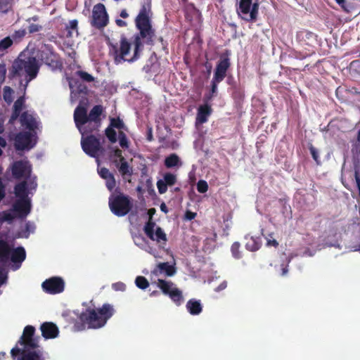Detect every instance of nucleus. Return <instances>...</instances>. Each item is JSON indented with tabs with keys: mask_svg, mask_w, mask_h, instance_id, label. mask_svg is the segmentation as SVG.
<instances>
[{
	"mask_svg": "<svg viewBox=\"0 0 360 360\" xmlns=\"http://www.w3.org/2000/svg\"><path fill=\"white\" fill-rule=\"evenodd\" d=\"M150 5L143 4L135 19V24L139 33L134 36L133 45L134 54L128 58L130 53L131 43L124 34H122L119 43H108L109 46V53L112 56L114 63L116 65L122 64L124 62L131 63L136 60L140 56V52L143 49V43L148 45L153 44L155 30L153 29L150 20L148 15Z\"/></svg>",
	"mask_w": 360,
	"mask_h": 360,
	"instance_id": "nucleus-1",
	"label": "nucleus"
},
{
	"mask_svg": "<svg viewBox=\"0 0 360 360\" xmlns=\"http://www.w3.org/2000/svg\"><path fill=\"white\" fill-rule=\"evenodd\" d=\"M87 98L82 99L74 111V122L81 134H92L99 131L101 126V115L103 108L101 105H94L87 113Z\"/></svg>",
	"mask_w": 360,
	"mask_h": 360,
	"instance_id": "nucleus-2",
	"label": "nucleus"
},
{
	"mask_svg": "<svg viewBox=\"0 0 360 360\" xmlns=\"http://www.w3.org/2000/svg\"><path fill=\"white\" fill-rule=\"evenodd\" d=\"M40 65L36 57L21 53L9 68L8 78L23 77L24 80L20 81V86L23 87L24 94H26L29 83L37 77Z\"/></svg>",
	"mask_w": 360,
	"mask_h": 360,
	"instance_id": "nucleus-3",
	"label": "nucleus"
},
{
	"mask_svg": "<svg viewBox=\"0 0 360 360\" xmlns=\"http://www.w3.org/2000/svg\"><path fill=\"white\" fill-rule=\"evenodd\" d=\"M115 314L112 304L105 303L101 307L97 309L87 308L80 314L79 321L74 324L75 331H81L88 328L98 329L105 325Z\"/></svg>",
	"mask_w": 360,
	"mask_h": 360,
	"instance_id": "nucleus-4",
	"label": "nucleus"
},
{
	"mask_svg": "<svg viewBox=\"0 0 360 360\" xmlns=\"http://www.w3.org/2000/svg\"><path fill=\"white\" fill-rule=\"evenodd\" d=\"M108 204L110 211L117 217L127 215L132 208L130 198L120 192L118 194H112Z\"/></svg>",
	"mask_w": 360,
	"mask_h": 360,
	"instance_id": "nucleus-5",
	"label": "nucleus"
},
{
	"mask_svg": "<svg viewBox=\"0 0 360 360\" xmlns=\"http://www.w3.org/2000/svg\"><path fill=\"white\" fill-rule=\"evenodd\" d=\"M81 134V146L83 151L91 158H98L104 152V148L101 144L100 139L92 134Z\"/></svg>",
	"mask_w": 360,
	"mask_h": 360,
	"instance_id": "nucleus-6",
	"label": "nucleus"
},
{
	"mask_svg": "<svg viewBox=\"0 0 360 360\" xmlns=\"http://www.w3.org/2000/svg\"><path fill=\"white\" fill-rule=\"evenodd\" d=\"M155 212V208H150L148 210V214H149V219L143 227V231L146 235L151 240L156 241L157 243H161L162 241L163 244L165 245L167 241V238L162 229L158 226L156 227L155 232H154V228L156 226V224L153 221L152 217Z\"/></svg>",
	"mask_w": 360,
	"mask_h": 360,
	"instance_id": "nucleus-7",
	"label": "nucleus"
},
{
	"mask_svg": "<svg viewBox=\"0 0 360 360\" xmlns=\"http://www.w3.org/2000/svg\"><path fill=\"white\" fill-rule=\"evenodd\" d=\"M157 285L162 292L169 296L176 306H180L183 303L184 296L182 291L179 289L173 282L164 279H158Z\"/></svg>",
	"mask_w": 360,
	"mask_h": 360,
	"instance_id": "nucleus-8",
	"label": "nucleus"
},
{
	"mask_svg": "<svg viewBox=\"0 0 360 360\" xmlns=\"http://www.w3.org/2000/svg\"><path fill=\"white\" fill-rule=\"evenodd\" d=\"M258 10V3L252 4V0H240L237 13L247 22H255L257 18Z\"/></svg>",
	"mask_w": 360,
	"mask_h": 360,
	"instance_id": "nucleus-9",
	"label": "nucleus"
},
{
	"mask_svg": "<svg viewBox=\"0 0 360 360\" xmlns=\"http://www.w3.org/2000/svg\"><path fill=\"white\" fill-rule=\"evenodd\" d=\"M108 14L105 6L101 3L94 5L92 11V19L91 20V26L101 30L108 25Z\"/></svg>",
	"mask_w": 360,
	"mask_h": 360,
	"instance_id": "nucleus-10",
	"label": "nucleus"
},
{
	"mask_svg": "<svg viewBox=\"0 0 360 360\" xmlns=\"http://www.w3.org/2000/svg\"><path fill=\"white\" fill-rule=\"evenodd\" d=\"M11 356L15 359L18 355V360H45L42 351L38 349H21L18 346L11 350Z\"/></svg>",
	"mask_w": 360,
	"mask_h": 360,
	"instance_id": "nucleus-11",
	"label": "nucleus"
},
{
	"mask_svg": "<svg viewBox=\"0 0 360 360\" xmlns=\"http://www.w3.org/2000/svg\"><path fill=\"white\" fill-rule=\"evenodd\" d=\"M35 328L27 326L23 330L22 335L18 342V345L22 346V349H38L39 347L38 338H34Z\"/></svg>",
	"mask_w": 360,
	"mask_h": 360,
	"instance_id": "nucleus-12",
	"label": "nucleus"
},
{
	"mask_svg": "<svg viewBox=\"0 0 360 360\" xmlns=\"http://www.w3.org/2000/svg\"><path fill=\"white\" fill-rule=\"evenodd\" d=\"M230 53L228 50L223 53L217 63L213 78L217 81H223L226 77L227 71L231 67V62L229 58Z\"/></svg>",
	"mask_w": 360,
	"mask_h": 360,
	"instance_id": "nucleus-13",
	"label": "nucleus"
},
{
	"mask_svg": "<svg viewBox=\"0 0 360 360\" xmlns=\"http://www.w3.org/2000/svg\"><path fill=\"white\" fill-rule=\"evenodd\" d=\"M12 176L15 179L30 178L32 173V165L28 161L17 160L11 167Z\"/></svg>",
	"mask_w": 360,
	"mask_h": 360,
	"instance_id": "nucleus-14",
	"label": "nucleus"
},
{
	"mask_svg": "<svg viewBox=\"0 0 360 360\" xmlns=\"http://www.w3.org/2000/svg\"><path fill=\"white\" fill-rule=\"evenodd\" d=\"M41 287L46 293L55 295L64 290L65 283L60 277H51L45 280Z\"/></svg>",
	"mask_w": 360,
	"mask_h": 360,
	"instance_id": "nucleus-15",
	"label": "nucleus"
},
{
	"mask_svg": "<svg viewBox=\"0 0 360 360\" xmlns=\"http://www.w3.org/2000/svg\"><path fill=\"white\" fill-rule=\"evenodd\" d=\"M32 134L29 131H21L15 137L14 147L17 150H29L34 143H32Z\"/></svg>",
	"mask_w": 360,
	"mask_h": 360,
	"instance_id": "nucleus-16",
	"label": "nucleus"
},
{
	"mask_svg": "<svg viewBox=\"0 0 360 360\" xmlns=\"http://www.w3.org/2000/svg\"><path fill=\"white\" fill-rule=\"evenodd\" d=\"M13 211L20 219L25 218L31 211V202L29 199H18L13 205Z\"/></svg>",
	"mask_w": 360,
	"mask_h": 360,
	"instance_id": "nucleus-17",
	"label": "nucleus"
},
{
	"mask_svg": "<svg viewBox=\"0 0 360 360\" xmlns=\"http://www.w3.org/2000/svg\"><path fill=\"white\" fill-rule=\"evenodd\" d=\"M70 87L71 89V98L77 100L80 96L85 99L88 94V88L86 84L82 83L77 79H72L70 82Z\"/></svg>",
	"mask_w": 360,
	"mask_h": 360,
	"instance_id": "nucleus-18",
	"label": "nucleus"
},
{
	"mask_svg": "<svg viewBox=\"0 0 360 360\" xmlns=\"http://www.w3.org/2000/svg\"><path fill=\"white\" fill-rule=\"evenodd\" d=\"M41 57V60L52 69H58L62 66L59 56L51 51H43Z\"/></svg>",
	"mask_w": 360,
	"mask_h": 360,
	"instance_id": "nucleus-19",
	"label": "nucleus"
},
{
	"mask_svg": "<svg viewBox=\"0 0 360 360\" xmlns=\"http://www.w3.org/2000/svg\"><path fill=\"white\" fill-rule=\"evenodd\" d=\"M41 335L45 339H53L58 335L59 330L52 322H44L40 326Z\"/></svg>",
	"mask_w": 360,
	"mask_h": 360,
	"instance_id": "nucleus-20",
	"label": "nucleus"
},
{
	"mask_svg": "<svg viewBox=\"0 0 360 360\" xmlns=\"http://www.w3.org/2000/svg\"><path fill=\"white\" fill-rule=\"evenodd\" d=\"M101 178L105 180L106 188L112 191L116 186V181L114 174L106 167H101L98 170Z\"/></svg>",
	"mask_w": 360,
	"mask_h": 360,
	"instance_id": "nucleus-21",
	"label": "nucleus"
},
{
	"mask_svg": "<svg viewBox=\"0 0 360 360\" xmlns=\"http://www.w3.org/2000/svg\"><path fill=\"white\" fill-rule=\"evenodd\" d=\"M163 273L167 276H172L176 273V269L173 265H170L169 262H160L152 271V274L155 276H159Z\"/></svg>",
	"mask_w": 360,
	"mask_h": 360,
	"instance_id": "nucleus-22",
	"label": "nucleus"
},
{
	"mask_svg": "<svg viewBox=\"0 0 360 360\" xmlns=\"http://www.w3.org/2000/svg\"><path fill=\"white\" fill-rule=\"evenodd\" d=\"M20 122L22 127L30 131H34L37 127V124L35 118L28 112H23L20 116Z\"/></svg>",
	"mask_w": 360,
	"mask_h": 360,
	"instance_id": "nucleus-23",
	"label": "nucleus"
},
{
	"mask_svg": "<svg viewBox=\"0 0 360 360\" xmlns=\"http://www.w3.org/2000/svg\"><path fill=\"white\" fill-rule=\"evenodd\" d=\"M212 112V109L210 105L207 104L200 105L196 115V122L199 124L206 122Z\"/></svg>",
	"mask_w": 360,
	"mask_h": 360,
	"instance_id": "nucleus-24",
	"label": "nucleus"
},
{
	"mask_svg": "<svg viewBox=\"0 0 360 360\" xmlns=\"http://www.w3.org/2000/svg\"><path fill=\"white\" fill-rule=\"evenodd\" d=\"M26 258V252L23 247H18L11 250L10 259L14 263H18V268Z\"/></svg>",
	"mask_w": 360,
	"mask_h": 360,
	"instance_id": "nucleus-25",
	"label": "nucleus"
},
{
	"mask_svg": "<svg viewBox=\"0 0 360 360\" xmlns=\"http://www.w3.org/2000/svg\"><path fill=\"white\" fill-rule=\"evenodd\" d=\"M113 162L117 167L119 172L123 177H125L126 176H131L132 175V167L129 166L124 158H121L120 163H118L117 160H114Z\"/></svg>",
	"mask_w": 360,
	"mask_h": 360,
	"instance_id": "nucleus-26",
	"label": "nucleus"
},
{
	"mask_svg": "<svg viewBox=\"0 0 360 360\" xmlns=\"http://www.w3.org/2000/svg\"><path fill=\"white\" fill-rule=\"evenodd\" d=\"M186 307L188 311L193 316L200 314L202 311V306L200 301L195 299L189 300Z\"/></svg>",
	"mask_w": 360,
	"mask_h": 360,
	"instance_id": "nucleus-27",
	"label": "nucleus"
},
{
	"mask_svg": "<svg viewBox=\"0 0 360 360\" xmlns=\"http://www.w3.org/2000/svg\"><path fill=\"white\" fill-rule=\"evenodd\" d=\"M14 193L18 199H28L27 181H22L14 187Z\"/></svg>",
	"mask_w": 360,
	"mask_h": 360,
	"instance_id": "nucleus-28",
	"label": "nucleus"
},
{
	"mask_svg": "<svg viewBox=\"0 0 360 360\" xmlns=\"http://www.w3.org/2000/svg\"><path fill=\"white\" fill-rule=\"evenodd\" d=\"M165 166L169 169L173 167H179L182 162L180 158L176 153H172L165 158L164 161Z\"/></svg>",
	"mask_w": 360,
	"mask_h": 360,
	"instance_id": "nucleus-29",
	"label": "nucleus"
},
{
	"mask_svg": "<svg viewBox=\"0 0 360 360\" xmlns=\"http://www.w3.org/2000/svg\"><path fill=\"white\" fill-rule=\"evenodd\" d=\"M11 250V248L6 241L0 240V262H6L8 261Z\"/></svg>",
	"mask_w": 360,
	"mask_h": 360,
	"instance_id": "nucleus-30",
	"label": "nucleus"
},
{
	"mask_svg": "<svg viewBox=\"0 0 360 360\" xmlns=\"http://www.w3.org/2000/svg\"><path fill=\"white\" fill-rule=\"evenodd\" d=\"M261 247V241L259 238L250 237L245 244V248L250 252H255Z\"/></svg>",
	"mask_w": 360,
	"mask_h": 360,
	"instance_id": "nucleus-31",
	"label": "nucleus"
},
{
	"mask_svg": "<svg viewBox=\"0 0 360 360\" xmlns=\"http://www.w3.org/2000/svg\"><path fill=\"white\" fill-rule=\"evenodd\" d=\"M65 30L67 31L66 37H72V32L75 31L77 35H78V21L77 20H72L68 24L65 25Z\"/></svg>",
	"mask_w": 360,
	"mask_h": 360,
	"instance_id": "nucleus-32",
	"label": "nucleus"
},
{
	"mask_svg": "<svg viewBox=\"0 0 360 360\" xmlns=\"http://www.w3.org/2000/svg\"><path fill=\"white\" fill-rule=\"evenodd\" d=\"M290 262V259H286L285 260L282 261V262L278 266L275 265V269L279 274V275L282 276L287 275L288 272V265Z\"/></svg>",
	"mask_w": 360,
	"mask_h": 360,
	"instance_id": "nucleus-33",
	"label": "nucleus"
},
{
	"mask_svg": "<svg viewBox=\"0 0 360 360\" xmlns=\"http://www.w3.org/2000/svg\"><path fill=\"white\" fill-rule=\"evenodd\" d=\"M13 46V39L10 36L0 40V53L7 52V50Z\"/></svg>",
	"mask_w": 360,
	"mask_h": 360,
	"instance_id": "nucleus-34",
	"label": "nucleus"
},
{
	"mask_svg": "<svg viewBox=\"0 0 360 360\" xmlns=\"http://www.w3.org/2000/svg\"><path fill=\"white\" fill-rule=\"evenodd\" d=\"M22 92V95L20 96L14 103L13 109L21 112L22 108L25 106V94H24L23 87H20Z\"/></svg>",
	"mask_w": 360,
	"mask_h": 360,
	"instance_id": "nucleus-35",
	"label": "nucleus"
},
{
	"mask_svg": "<svg viewBox=\"0 0 360 360\" xmlns=\"http://www.w3.org/2000/svg\"><path fill=\"white\" fill-rule=\"evenodd\" d=\"M14 91L10 86H6L3 89L4 100L8 103L11 104L13 101V94Z\"/></svg>",
	"mask_w": 360,
	"mask_h": 360,
	"instance_id": "nucleus-36",
	"label": "nucleus"
},
{
	"mask_svg": "<svg viewBox=\"0 0 360 360\" xmlns=\"http://www.w3.org/2000/svg\"><path fill=\"white\" fill-rule=\"evenodd\" d=\"M75 75L78 76L82 81L86 82H92L95 80L94 77L83 70H77Z\"/></svg>",
	"mask_w": 360,
	"mask_h": 360,
	"instance_id": "nucleus-37",
	"label": "nucleus"
},
{
	"mask_svg": "<svg viewBox=\"0 0 360 360\" xmlns=\"http://www.w3.org/2000/svg\"><path fill=\"white\" fill-rule=\"evenodd\" d=\"M240 244L239 242H234L231 247L232 256L236 259H239L242 257V253L240 251Z\"/></svg>",
	"mask_w": 360,
	"mask_h": 360,
	"instance_id": "nucleus-38",
	"label": "nucleus"
},
{
	"mask_svg": "<svg viewBox=\"0 0 360 360\" xmlns=\"http://www.w3.org/2000/svg\"><path fill=\"white\" fill-rule=\"evenodd\" d=\"M162 181L165 182L167 186H172L176 182V176L170 172H167L164 174Z\"/></svg>",
	"mask_w": 360,
	"mask_h": 360,
	"instance_id": "nucleus-39",
	"label": "nucleus"
},
{
	"mask_svg": "<svg viewBox=\"0 0 360 360\" xmlns=\"http://www.w3.org/2000/svg\"><path fill=\"white\" fill-rule=\"evenodd\" d=\"M135 283L136 286L142 290L146 289L149 286V282L148 280L141 276H139L136 278Z\"/></svg>",
	"mask_w": 360,
	"mask_h": 360,
	"instance_id": "nucleus-40",
	"label": "nucleus"
},
{
	"mask_svg": "<svg viewBox=\"0 0 360 360\" xmlns=\"http://www.w3.org/2000/svg\"><path fill=\"white\" fill-rule=\"evenodd\" d=\"M16 217L15 215L12 214L10 212L4 211L0 212V222L3 223L5 221H8L9 223H11L13 220Z\"/></svg>",
	"mask_w": 360,
	"mask_h": 360,
	"instance_id": "nucleus-41",
	"label": "nucleus"
},
{
	"mask_svg": "<svg viewBox=\"0 0 360 360\" xmlns=\"http://www.w3.org/2000/svg\"><path fill=\"white\" fill-rule=\"evenodd\" d=\"M105 134L112 143H115L117 141V133L112 127H108L105 130Z\"/></svg>",
	"mask_w": 360,
	"mask_h": 360,
	"instance_id": "nucleus-42",
	"label": "nucleus"
},
{
	"mask_svg": "<svg viewBox=\"0 0 360 360\" xmlns=\"http://www.w3.org/2000/svg\"><path fill=\"white\" fill-rule=\"evenodd\" d=\"M109 127H112V129L116 128L118 129H124V124L120 117H113L110 119V124Z\"/></svg>",
	"mask_w": 360,
	"mask_h": 360,
	"instance_id": "nucleus-43",
	"label": "nucleus"
},
{
	"mask_svg": "<svg viewBox=\"0 0 360 360\" xmlns=\"http://www.w3.org/2000/svg\"><path fill=\"white\" fill-rule=\"evenodd\" d=\"M26 34V31L25 29H21L15 31L13 34L10 37L13 39V42L14 41H20L21 40Z\"/></svg>",
	"mask_w": 360,
	"mask_h": 360,
	"instance_id": "nucleus-44",
	"label": "nucleus"
},
{
	"mask_svg": "<svg viewBox=\"0 0 360 360\" xmlns=\"http://www.w3.org/2000/svg\"><path fill=\"white\" fill-rule=\"evenodd\" d=\"M12 0H0V13H6L11 8Z\"/></svg>",
	"mask_w": 360,
	"mask_h": 360,
	"instance_id": "nucleus-45",
	"label": "nucleus"
},
{
	"mask_svg": "<svg viewBox=\"0 0 360 360\" xmlns=\"http://www.w3.org/2000/svg\"><path fill=\"white\" fill-rule=\"evenodd\" d=\"M309 149L310 153H311V155L312 156V158L314 160L316 163L318 165H321V160H320V158H319L318 150L312 144H311L309 146Z\"/></svg>",
	"mask_w": 360,
	"mask_h": 360,
	"instance_id": "nucleus-46",
	"label": "nucleus"
},
{
	"mask_svg": "<svg viewBox=\"0 0 360 360\" xmlns=\"http://www.w3.org/2000/svg\"><path fill=\"white\" fill-rule=\"evenodd\" d=\"M197 190L200 193H205L208 190V184L205 180H200L197 183Z\"/></svg>",
	"mask_w": 360,
	"mask_h": 360,
	"instance_id": "nucleus-47",
	"label": "nucleus"
},
{
	"mask_svg": "<svg viewBox=\"0 0 360 360\" xmlns=\"http://www.w3.org/2000/svg\"><path fill=\"white\" fill-rule=\"evenodd\" d=\"M119 141H120V145L122 148H128L129 147V143H128V140H127V136L122 131H119Z\"/></svg>",
	"mask_w": 360,
	"mask_h": 360,
	"instance_id": "nucleus-48",
	"label": "nucleus"
},
{
	"mask_svg": "<svg viewBox=\"0 0 360 360\" xmlns=\"http://www.w3.org/2000/svg\"><path fill=\"white\" fill-rule=\"evenodd\" d=\"M167 185L162 180H158L157 182V187L158 189V192L160 194H163L167 191Z\"/></svg>",
	"mask_w": 360,
	"mask_h": 360,
	"instance_id": "nucleus-49",
	"label": "nucleus"
},
{
	"mask_svg": "<svg viewBox=\"0 0 360 360\" xmlns=\"http://www.w3.org/2000/svg\"><path fill=\"white\" fill-rule=\"evenodd\" d=\"M158 42L160 44V50L164 51L165 53L167 54L169 53V50H168V47H167V46H168L167 41H165L163 39V38L162 37H160L158 39Z\"/></svg>",
	"mask_w": 360,
	"mask_h": 360,
	"instance_id": "nucleus-50",
	"label": "nucleus"
},
{
	"mask_svg": "<svg viewBox=\"0 0 360 360\" xmlns=\"http://www.w3.org/2000/svg\"><path fill=\"white\" fill-rule=\"evenodd\" d=\"M41 30H42V26L37 25V24L32 23L28 27V32L30 34L37 32Z\"/></svg>",
	"mask_w": 360,
	"mask_h": 360,
	"instance_id": "nucleus-51",
	"label": "nucleus"
},
{
	"mask_svg": "<svg viewBox=\"0 0 360 360\" xmlns=\"http://www.w3.org/2000/svg\"><path fill=\"white\" fill-rule=\"evenodd\" d=\"M221 81H216L214 78H212L211 82V93L212 94L217 93V86Z\"/></svg>",
	"mask_w": 360,
	"mask_h": 360,
	"instance_id": "nucleus-52",
	"label": "nucleus"
},
{
	"mask_svg": "<svg viewBox=\"0 0 360 360\" xmlns=\"http://www.w3.org/2000/svg\"><path fill=\"white\" fill-rule=\"evenodd\" d=\"M20 115V112L13 109L11 116L9 119V123L13 124Z\"/></svg>",
	"mask_w": 360,
	"mask_h": 360,
	"instance_id": "nucleus-53",
	"label": "nucleus"
},
{
	"mask_svg": "<svg viewBox=\"0 0 360 360\" xmlns=\"http://www.w3.org/2000/svg\"><path fill=\"white\" fill-rule=\"evenodd\" d=\"M196 215H197V213H195V212H191V211H190V210H187V211L185 212V215H184V217H185V219H187V220H190V221H191V220H192V219H195V217H196Z\"/></svg>",
	"mask_w": 360,
	"mask_h": 360,
	"instance_id": "nucleus-54",
	"label": "nucleus"
},
{
	"mask_svg": "<svg viewBox=\"0 0 360 360\" xmlns=\"http://www.w3.org/2000/svg\"><path fill=\"white\" fill-rule=\"evenodd\" d=\"M6 69L5 65H0V81H4L6 77Z\"/></svg>",
	"mask_w": 360,
	"mask_h": 360,
	"instance_id": "nucleus-55",
	"label": "nucleus"
},
{
	"mask_svg": "<svg viewBox=\"0 0 360 360\" xmlns=\"http://www.w3.org/2000/svg\"><path fill=\"white\" fill-rule=\"evenodd\" d=\"M27 179H29L30 181V188L35 189L37 186V177L34 176L33 178H31L30 176V178H28Z\"/></svg>",
	"mask_w": 360,
	"mask_h": 360,
	"instance_id": "nucleus-56",
	"label": "nucleus"
},
{
	"mask_svg": "<svg viewBox=\"0 0 360 360\" xmlns=\"http://www.w3.org/2000/svg\"><path fill=\"white\" fill-rule=\"evenodd\" d=\"M113 155L116 158H118L119 160H120V162L121 161V158H124L123 155H122V152L120 149L119 148H115V150H113Z\"/></svg>",
	"mask_w": 360,
	"mask_h": 360,
	"instance_id": "nucleus-57",
	"label": "nucleus"
},
{
	"mask_svg": "<svg viewBox=\"0 0 360 360\" xmlns=\"http://www.w3.org/2000/svg\"><path fill=\"white\" fill-rule=\"evenodd\" d=\"M115 23L120 27H124L127 26V22L122 19H116Z\"/></svg>",
	"mask_w": 360,
	"mask_h": 360,
	"instance_id": "nucleus-58",
	"label": "nucleus"
},
{
	"mask_svg": "<svg viewBox=\"0 0 360 360\" xmlns=\"http://www.w3.org/2000/svg\"><path fill=\"white\" fill-rule=\"evenodd\" d=\"M227 287V283L226 281H223L216 288L215 291L219 292L221 290H224Z\"/></svg>",
	"mask_w": 360,
	"mask_h": 360,
	"instance_id": "nucleus-59",
	"label": "nucleus"
},
{
	"mask_svg": "<svg viewBox=\"0 0 360 360\" xmlns=\"http://www.w3.org/2000/svg\"><path fill=\"white\" fill-rule=\"evenodd\" d=\"M125 285L122 283H117L115 284H113V288L116 290H124Z\"/></svg>",
	"mask_w": 360,
	"mask_h": 360,
	"instance_id": "nucleus-60",
	"label": "nucleus"
},
{
	"mask_svg": "<svg viewBox=\"0 0 360 360\" xmlns=\"http://www.w3.org/2000/svg\"><path fill=\"white\" fill-rule=\"evenodd\" d=\"M30 224L29 223H27L26 225H25V234L24 236H21L20 233L18 235V238H21V237H25V238H28L29 235H30Z\"/></svg>",
	"mask_w": 360,
	"mask_h": 360,
	"instance_id": "nucleus-61",
	"label": "nucleus"
},
{
	"mask_svg": "<svg viewBox=\"0 0 360 360\" xmlns=\"http://www.w3.org/2000/svg\"><path fill=\"white\" fill-rule=\"evenodd\" d=\"M266 245L268 246H274L275 248H277L278 246V243L275 239L268 240L266 242Z\"/></svg>",
	"mask_w": 360,
	"mask_h": 360,
	"instance_id": "nucleus-62",
	"label": "nucleus"
},
{
	"mask_svg": "<svg viewBox=\"0 0 360 360\" xmlns=\"http://www.w3.org/2000/svg\"><path fill=\"white\" fill-rule=\"evenodd\" d=\"M120 16L122 18H127L129 17V14L127 13V11L126 9H122L120 13Z\"/></svg>",
	"mask_w": 360,
	"mask_h": 360,
	"instance_id": "nucleus-63",
	"label": "nucleus"
},
{
	"mask_svg": "<svg viewBox=\"0 0 360 360\" xmlns=\"http://www.w3.org/2000/svg\"><path fill=\"white\" fill-rule=\"evenodd\" d=\"M160 210L165 214H167L169 212L168 208L165 202H162L160 205Z\"/></svg>",
	"mask_w": 360,
	"mask_h": 360,
	"instance_id": "nucleus-64",
	"label": "nucleus"
}]
</instances>
